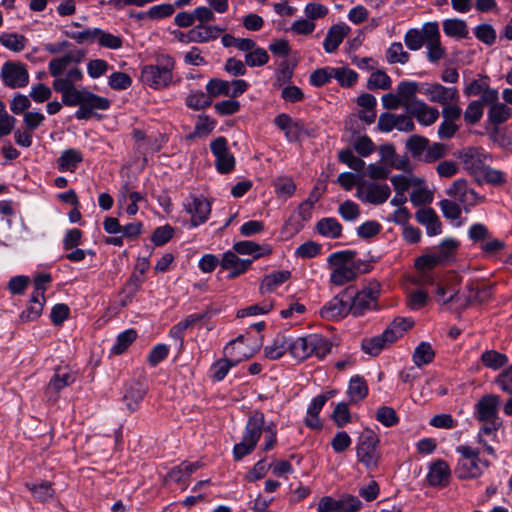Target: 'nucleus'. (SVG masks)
<instances>
[{"instance_id":"f257e3e1","label":"nucleus","mask_w":512,"mask_h":512,"mask_svg":"<svg viewBox=\"0 0 512 512\" xmlns=\"http://www.w3.org/2000/svg\"><path fill=\"white\" fill-rule=\"evenodd\" d=\"M82 79V70L75 67L70 69L65 77L55 79L52 87L56 92L61 93L64 105L79 107L75 112V117L78 120H88L95 110H107L110 107V101L86 88H76L75 83Z\"/></svg>"},{"instance_id":"f03ea898","label":"nucleus","mask_w":512,"mask_h":512,"mask_svg":"<svg viewBox=\"0 0 512 512\" xmlns=\"http://www.w3.org/2000/svg\"><path fill=\"white\" fill-rule=\"evenodd\" d=\"M175 60L168 54L156 57L155 64L144 65L141 68L140 80L152 89L167 88L173 82Z\"/></svg>"},{"instance_id":"7ed1b4c3","label":"nucleus","mask_w":512,"mask_h":512,"mask_svg":"<svg viewBox=\"0 0 512 512\" xmlns=\"http://www.w3.org/2000/svg\"><path fill=\"white\" fill-rule=\"evenodd\" d=\"M456 452L460 454L454 470L458 479L478 478L491 465L490 461L480 458V450L478 448H473L469 445H459L456 447Z\"/></svg>"},{"instance_id":"20e7f679","label":"nucleus","mask_w":512,"mask_h":512,"mask_svg":"<svg viewBox=\"0 0 512 512\" xmlns=\"http://www.w3.org/2000/svg\"><path fill=\"white\" fill-rule=\"evenodd\" d=\"M355 251L344 250L334 252L328 257V264L333 267L330 274V282L336 286H342L357 278L359 265L354 261Z\"/></svg>"},{"instance_id":"39448f33","label":"nucleus","mask_w":512,"mask_h":512,"mask_svg":"<svg viewBox=\"0 0 512 512\" xmlns=\"http://www.w3.org/2000/svg\"><path fill=\"white\" fill-rule=\"evenodd\" d=\"M264 422V414L260 411H255L248 418L241 442L233 447L235 461L241 460L256 448L263 432Z\"/></svg>"},{"instance_id":"423d86ee","label":"nucleus","mask_w":512,"mask_h":512,"mask_svg":"<svg viewBox=\"0 0 512 512\" xmlns=\"http://www.w3.org/2000/svg\"><path fill=\"white\" fill-rule=\"evenodd\" d=\"M380 439L371 429H364L358 437L356 456L358 462L363 464L367 470H375L381 461L379 451Z\"/></svg>"},{"instance_id":"0eeeda50","label":"nucleus","mask_w":512,"mask_h":512,"mask_svg":"<svg viewBox=\"0 0 512 512\" xmlns=\"http://www.w3.org/2000/svg\"><path fill=\"white\" fill-rule=\"evenodd\" d=\"M243 338L244 337L240 335L224 347V355L226 357L230 356L231 358L220 359L212 365L211 373L213 379L216 381L223 380L232 367L236 366L243 359H248L253 355V352L247 353L241 350Z\"/></svg>"},{"instance_id":"6e6552de","label":"nucleus","mask_w":512,"mask_h":512,"mask_svg":"<svg viewBox=\"0 0 512 512\" xmlns=\"http://www.w3.org/2000/svg\"><path fill=\"white\" fill-rule=\"evenodd\" d=\"M274 124L284 132L288 142H298L304 137H315L318 129L302 119H294L286 113L277 115Z\"/></svg>"},{"instance_id":"1a4fd4ad","label":"nucleus","mask_w":512,"mask_h":512,"mask_svg":"<svg viewBox=\"0 0 512 512\" xmlns=\"http://www.w3.org/2000/svg\"><path fill=\"white\" fill-rule=\"evenodd\" d=\"M380 295V285L378 283H371L369 286L363 288L356 293L348 304L349 314L355 317L362 316L368 311L378 310V298Z\"/></svg>"},{"instance_id":"9d476101","label":"nucleus","mask_w":512,"mask_h":512,"mask_svg":"<svg viewBox=\"0 0 512 512\" xmlns=\"http://www.w3.org/2000/svg\"><path fill=\"white\" fill-rule=\"evenodd\" d=\"M391 190L386 183L362 181L357 183L356 196L367 203L381 205L390 197Z\"/></svg>"},{"instance_id":"9b49d317","label":"nucleus","mask_w":512,"mask_h":512,"mask_svg":"<svg viewBox=\"0 0 512 512\" xmlns=\"http://www.w3.org/2000/svg\"><path fill=\"white\" fill-rule=\"evenodd\" d=\"M446 194L456 199L465 211H469V207L475 206L483 200V197L479 196L474 189L469 188L465 179L455 180L446 190Z\"/></svg>"},{"instance_id":"f8f14e48","label":"nucleus","mask_w":512,"mask_h":512,"mask_svg":"<svg viewBox=\"0 0 512 512\" xmlns=\"http://www.w3.org/2000/svg\"><path fill=\"white\" fill-rule=\"evenodd\" d=\"M210 149L216 158L215 166L217 171L222 174L230 173L235 167V158L228 150L226 138L220 136L213 140L210 144Z\"/></svg>"},{"instance_id":"ddd939ff","label":"nucleus","mask_w":512,"mask_h":512,"mask_svg":"<svg viewBox=\"0 0 512 512\" xmlns=\"http://www.w3.org/2000/svg\"><path fill=\"white\" fill-rule=\"evenodd\" d=\"M422 93L430 102L441 104L442 106L457 103L459 92L456 87H446L439 83L425 84Z\"/></svg>"},{"instance_id":"4468645a","label":"nucleus","mask_w":512,"mask_h":512,"mask_svg":"<svg viewBox=\"0 0 512 512\" xmlns=\"http://www.w3.org/2000/svg\"><path fill=\"white\" fill-rule=\"evenodd\" d=\"M4 84L10 88L25 87L29 82V74L24 64L6 62L1 70Z\"/></svg>"},{"instance_id":"2eb2a0df","label":"nucleus","mask_w":512,"mask_h":512,"mask_svg":"<svg viewBox=\"0 0 512 512\" xmlns=\"http://www.w3.org/2000/svg\"><path fill=\"white\" fill-rule=\"evenodd\" d=\"M458 158L469 174L475 178L485 166L486 154L482 148L467 147L458 152Z\"/></svg>"},{"instance_id":"dca6fc26","label":"nucleus","mask_w":512,"mask_h":512,"mask_svg":"<svg viewBox=\"0 0 512 512\" xmlns=\"http://www.w3.org/2000/svg\"><path fill=\"white\" fill-rule=\"evenodd\" d=\"M406 112L414 117L423 126H430L434 124L439 118L438 109L429 106L423 100H415L412 102L409 107H407Z\"/></svg>"},{"instance_id":"f3484780","label":"nucleus","mask_w":512,"mask_h":512,"mask_svg":"<svg viewBox=\"0 0 512 512\" xmlns=\"http://www.w3.org/2000/svg\"><path fill=\"white\" fill-rule=\"evenodd\" d=\"M185 209L191 215L193 227L206 222L211 212L210 203L202 196H191L185 204Z\"/></svg>"},{"instance_id":"a211bd4d","label":"nucleus","mask_w":512,"mask_h":512,"mask_svg":"<svg viewBox=\"0 0 512 512\" xmlns=\"http://www.w3.org/2000/svg\"><path fill=\"white\" fill-rule=\"evenodd\" d=\"M500 397L498 395L489 394L481 397L475 405V418L479 421L499 420L498 406Z\"/></svg>"},{"instance_id":"6ab92c4d","label":"nucleus","mask_w":512,"mask_h":512,"mask_svg":"<svg viewBox=\"0 0 512 512\" xmlns=\"http://www.w3.org/2000/svg\"><path fill=\"white\" fill-rule=\"evenodd\" d=\"M252 264L251 259H241L235 252L224 253L220 265L223 269L229 270L228 278L234 279L245 273Z\"/></svg>"},{"instance_id":"aec40b11","label":"nucleus","mask_w":512,"mask_h":512,"mask_svg":"<svg viewBox=\"0 0 512 512\" xmlns=\"http://www.w3.org/2000/svg\"><path fill=\"white\" fill-rule=\"evenodd\" d=\"M147 393V387L138 381H133L125 388L123 402L127 409L134 412L139 409L140 403Z\"/></svg>"},{"instance_id":"412c9836","label":"nucleus","mask_w":512,"mask_h":512,"mask_svg":"<svg viewBox=\"0 0 512 512\" xmlns=\"http://www.w3.org/2000/svg\"><path fill=\"white\" fill-rule=\"evenodd\" d=\"M416 220L426 227L429 236H436L442 232V224L434 209L421 208L415 213Z\"/></svg>"},{"instance_id":"4be33fe9","label":"nucleus","mask_w":512,"mask_h":512,"mask_svg":"<svg viewBox=\"0 0 512 512\" xmlns=\"http://www.w3.org/2000/svg\"><path fill=\"white\" fill-rule=\"evenodd\" d=\"M348 314V303L339 296L334 297L320 310L321 317L326 320H336Z\"/></svg>"},{"instance_id":"5701e85b","label":"nucleus","mask_w":512,"mask_h":512,"mask_svg":"<svg viewBox=\"0 0 512 512\" xmlns=\"http://www.w3.org/2000/svg\"><path fill=\"white\" fill-rule=\"evenodd\" d=\"M224 30L218 26L197 25L188 31V40H193L194 43H206L217 39Z\"/></svg>"},{"instance_id":"b1692460","label":"nucleus","mask_w":512,"mask_h":512,"mask_svg":"<svg viewBox=\"0 0 512 512\" xmlns=\"http://www.w3.org/2000/svg\"><path fill=\"white\" fill-rule=\"evenodd\" d=\"M350 28L346 25H332L324 39L323 46L327 53L335 52L342 43L344 37L348 34Z\"/></svg>"},{"instance_id":"393cba45","label":"nucleus","mask_w":512,"mask_h":512,"mask_svg":"<svg viewBox=\"0 0 512 512\" xmlns=\"http://www.w3.org/2000/svg\"><path fill=\"white\" fill-rule=\"evenodd\" d=\"M450 468L444 460H437L431 466L427 479L432 486H445L450 478Z\"/></svg>"},{"instance_id":"a878e982","label":"nucleus","mask_w":512,"mask_h":512,"mask_svg":"<svg viewBox=\"0 0 512 512\" xmlns=\"http://www.w3.org/2000/svg\"><path fill=\"white\" fill-rule=\"evenodd\" d=\"M82 161V153L76 149L70 148L61 153L57 160V168L60 172H75Z\"/></svg>"},{"instance_id":"bb28decb","label":"nucleus","mask_w":512,"mask_h":512,"mask_svg":"<svg viewBox=\"0 0 512 512\" xmlns=\"http://www.w3.org/2000/svg\"><path fill=\"white\" fill-rule=\"evenodd\" d=\"M233 249L236 253L241 255H253L254 259L262 256L270 255L272 249L269 245L260 246L253 241H239L233 245Z\"/></svg>"},{"instance_id":"cd10ccee","label":"nucleus","mask_w":512,"mask_h":512,"mask_svg":"<svg viewBox=\"0 0 512 512\" xmlns=\"http://www.w3.org/2000/svg\"><path fill=\"white\" fill-rule=\"evenodd\" d=\"M310 345H312L311 334L294 340L290 339V354L295 359L303 361L312 356Z\"/></svg>"},{"instance_id":"c85d7f7f","label":"nucleus","mask_w":512,"mask_h":512,"mask_svg":"<svg viewBox=\"0 0 512 512\" xmlns=\"http://www.w3.org/2000/svg\"><path fill=\"white\" fill-rule=\"evenodd\" d=\"M290 351V338L283 334H278L271 345L264 349L265 357L270 360L281 358L287 351Z\"/></svg>"},{"instance_id":"c756f323","label":"nucleus","mask_w":512,"mask_h":512,"mask_svg":"<svg viewBox=\"0 0 512 512\" xmlns=\"http://www.w3.org/2000/svg\"><path fill=\"white\" fill-rule=\"evenodd\" d=\"M413 325L414 321L411 318L397 317L385 329V336L389 337L390 342H395L411 329Z\"/></svg>"},{"instance_id":"7c9ffc66","label":"nucleus","mask_w":512,"mask_h":512,"mask_svg":"<svg viewBox=\"0 0 512 512\" xmlns=\"http://www.w3.org/2000/svg\"><path fill=\"white\" fill-rule=\"evenodd\" d=\"M290 277L291 272L288 270L274 271L265 275L260 285L261 293L274 291L277 287L290 279Z\"/></svg>"},{"instance_id":"2f4dec72","label":"nucleus","mask_w":512,"mask_h":512,"mask_svg":"<svg viewBox=\"0 0 512 512\" xmlns=\"http://www.w3.org/2000/svg\"><path fill=\"white\" fill-rule=\"evenodd\" d=\"M342 229V225L333 217L322 218L316 224V230L320 235L332 239L339 238Z\"/></svg>"},{"instance_id":"473e14b6","label":"nucleus","mask_w":512,"mask_h":512,"mask_svg":"<svg viewBox=\"0 0 512 512\" xmlns=\"http://www.w3.org/2000/svg\"><path fill=\"white\" fill-rule=\"evenodd\" d=\"M428 144V138L414 134L407 139L406 149L414 159L423 161L426 150L428 149Z\"/></svg>"},{"instance_id":"72a5a7b5","label":"nucleus","mask_w":512,"mask_h":512,"mask_svg":"<svg viewBox=\"0 0 512 512\" xmlns=\"http://www.w3.org/2000/svg\"><path fill=\"white\" fill-rule=\"evenodd\" d=\"M421 91L420 85L415 81H401L397 86V93L403 100V108L407 111V107L414 102L419 100L416 95Z\"/></svg>"},{"instance_id":"f704fd0d","label":"nucleus","mask_w":512,"mask_h":512,"mask_svg":"<svg viewBox=\"0 0 512 512\" xmlns=\"http://www.w3.org/2000/svg\"><path fill=\"white\" fill-rule=\"evenodd\" d=\"M389 337L385 336V331L381 335L366 338L362 341L361 347L363 351L371 356H377L386 347L391 344Z\"/></svg>"},{"instance_id":"c9c22d12","label":"nucleus","mask_w":512,"mask_h":512,"mask_svg":"<svg viewBox=\"0 0 512 512\" xmlns=\"http://www.w3.org/2000/svg\"><path fill=\"white\" fill-rule=\"evenodd\" d=\"M443 31L447 36L455 38H467L469 34L467 23L458 18L443 21Z\"/></svg>"},{"instance_id":"e433bc0d","label":"nucleus","mask_w":512,"mask_h":512,"mask_svg":"<svg viewBox=\"0 0 512 512\" xmlns=\"http://www.w3.org/2000/svg\"><path fill=\"white\" fill-rule=\"evenodd\" d=\"M480 361L486 368L496 371L507 364L508 357L503 353L491 349L481 354Z\"/></svg>"},{"instance_id":"4c0bfd02","label":"nucleus","mask_w":512,"mask_h":512,"mask_svg":"<svg viewBox=\"0 0 512 512\" xmlns=\"http://www.w3.org/2000/svg\"><path fill=\"white\" fill-rule=\"evenodd\" d=\"M45 297H36L35 294H31V298L26 309L20 314V319L23 322L34 321L42 313Z\"/></svg>"},{"instance_id":"58836bf2","label":"nucleus","mask_w":512,"mask_h":512,"mask_svg":"<svg viewBox=\"0 0 512 512\" xmlns=\"http://www.w3.org/2000/svg\"><path fill=\"white\" fill-rule=\"evenodd\" d=\"M74 381L75 377L72 373L58 368L48 384L47 392L53 390L58 393L63 388L72 384Z\"/></svg>"},{"instance_id":"ea45409f","label":"nucleus","mask_w":512,"mask_h":512,"mask_svg":"<svg viewBox=\"0 0 512 512\" xmlns=\"http://www.w3.org/2000/svg\"><path fill=\"white\" fill-rule=\"evenodd\" d=\"M435 352L428 342H421L414 350L413 362L417 367L427 365L434 360Z\"/></svg>"},{"instance_id":"a19ab883","label":"nucleus","mask_w":512,"mask_h":512,"mask_svg":"<svg viewBox=\"0 0 512 512\" xmlns=\"http://www.w3.org/2000/svg\"><path fill=\"white\" fill-rule=\"evenodd\" d=\"M25 486L31 491L33 497L40 502H47L54 497V489L48 481L39 484L26 483Z\"/></svg>"},{"instance_id":"79ce46f5","label":"nucleus","mask_w":512,"mask_h":512,"mask_svg":"<svg viewBox=\"0 0 512 512\" xmlns=\"http://www.w3.org/2000/svg\"><path fill=\"white\" fill-rule=\"evenodd\" d=\"M0 43L13 52H20L25 49L27 39L24 35L17 33H2Z\"/></svg>"},{"instance_id":"37998d69","label":"nucleus","mask_w":512,"mask_h":512,"mask_svg":"<svg viewBox=\"0 0 512 512\" xmlns=\"http://www.w3.org/2000/svg\"><path fill=\"white\" fill-rule=\"evenodd\" d=\"M348 394L352 402L363 400L368 394L366 381L360 376L352 377L349 382Z\"/></svg>"},{"instance_id":"c03bdc74","label":"nucleus","mask_w":512,"mask_h":512,"mask_svg":"<svg viewBox=\"0 0 512 512\" xmlns=\"http://www.w3.org/2000/svg\"><path fill=\"white\" fill-rule=\"evenodd\" d=\"M137 332L134 329H128L120 333L115 344L111 348V354L120 355L136 340Z\"/></svg>"},{"instance_id":"a18cd8bd","label":"nucleus","mask_w":512,"mask_h":512,"mask_svg":"<svg viewBox=\"0 0 512 512\" xmlns=\"http://www.w3.org/2000/svg\"><path fill=\"white\" fill-rule=\"evenodd\" d=\"M311 339L312 345H310V347L312 350V355L319 359H323L327 354L330 353L332 343L327 338L319 334H311Z\"/></svg>"},{"instance_id":"49530a36","label":"nucleus","mask_w":512,"mask_h":512,"mask_svg":"<svg viewBox=\"0 0 512 512\" xmlns=\"http://www.w3.org/2000/svg\"><path fill=\"white\" fill-rule=\"evenodd\" d=\"M410 55L404 50L402 43L393 42L386 52V60L390 64H406Z\"/></svg>"},{"instance_id":"de8ad7c7","label":"nucleus","mask_w":512,"mask_h":512,"mask_svg":"<svg viewBox=\"0 0 512 512\" xmlns=\"http://www.w3.org/2000/svg\"><path fill=\"white\" fill-rule=\"evenodd\" d=\"M475 181L479 184L486 182L494 185H499L505 182L504 174L496 169L489 166H484L481 173L477 175Z\"/></svg>"},{"instance_id":"09e8293b","label":"nucleus","mask_w":512,"mask_h":512,"mask_svg":"<svg viewBox=\"0 0 512 512\" xmlns=\"http://www.w3.org/2000/svg\"><path fill=\"white\" fill-rule=\"evenodd\" d=\"M467 288L469 289L467 303H471L473 301L484 302L492 295L491 288L487 285H478L472 282L467 285Z\"/></svg>"},{"instance_id":"8fccbe9b","label":"nucleus","mask_w":512,"mask_h":512,"mask_svg":"<svg viewBox=\"0 0 512 512\" xmlns=\"http://www.w3.org/2000/svg\"><path fill=\"white\" fill-rule=\"evenodd\" d=\"M392 81L391 78L382 70H377L371 73L368 82L367 88L370 90L375 89H389L391 87Z\"/></svg>"},{"instance_id":"3c124183","label":"nucleus","mask_w":512,"mask_h":512,"mask_svg":"<svg viewBox=\"0 0 512 512\" xmlns=\"http://www.w3.org/2000/svg\"><path fill=\"white\" fill-rule=\"evenodd\" d=\"M510 117V109L503 103H496L490 106L488 119L494 125L504 123Z\"/></svg>"},{"instance_id":"603ef678","label":"nucleus","mask_w":512,"mask_h":512,"mask_svg":"<svg viewBox=\"0 0 512 512\" xmlns=\"http://www.w3.org/2000/svg\"><path fill=\"white\" fill-rule=\"evenodd\" d=\"M269 61V55L264 48L255 47L252 51L245 54V63L249 67H261Z\"/></svg>"},{"instance_id":"864d4df0","label":"nucleus","mask_w":512,"mask_h":512,"mask_svg":"<svg viewBox=\"0 0 512 512\" xmlns=\"http://www.w3.org/2000/svg\"><path fill=\"white\" fill-rule=\"evenodd\" d=\"M448 154V146L443 143L434 142L432 144H428V149L424 155L423 162L425 163H433L442 158H444Z\"/></svg>"},{"instance_id":"5fc2aeb1","label":"nucleus","mask_w":512,"mask_h":512,"mask_svg":"<svg viewBox=\"0 0 512 512\" xmlns=\"http://www.w3.org/2000/svg\"><path fill=\"white\" fill-rule=\"evenodd\" d=\"M100 33V28L94 29H85L83 31H70L66 30L64 34L70 38L75 40L78 44L83 43H92L96 40L97 35Z\"/></svg>"},{"instance_id":"6e6d98bb","label":"nucleus","mask_w":512,"mask_h":512,"mask_svg":"<svg viewBox=\"0 0 512 512\" xmlns=\"http://www.w3.org/2000/svg\"><path fill=\"white\" fill-rule=\"evenodd\" d=\"M332 73L343 87H352L358 79V74L349 68H332Z\"/></svg>"},{"instance_id":"4d7b16f0","label":"nucleus","mask_w":512,"mask_h":512,"mask_svg":"<svg viewBox=\"0 0 512 512\" xmlns=\"http://www.w3.org/2000/svg\"><path fill=\"white\" fill-rule=\"evenodd\" d=\"M206 90L210 98L218 97L220 95L229 96L230 82L219 78H213L207 83Z\"/></svg>"},{"instance_id":"13d9d810","label":"nucleus","mask_w":512,"mask_h":512,"mask_svg":"<svg viewBox=\"0 0 512 512\" xmlns=\"http://www.w3.org/2000/svg\"><path fill=\"white\" fill-rule=\"evenodd\" d=\"M458 246L459 244L456 240L451 238L444 239L438 246V249L435 251V253L437 254L440 261L445 263L453 258Z\"/></svg>"},{"instance_id":"bf43d9fd","label":"nucleus","mask_w":512,"mask_h":512,"mask_svg":"<svg viewBox=\"0 0 512 512\" xmlns=\"http://www.w3.org/2000/svg\"><path fill=\"white\" fill-rule=\"evenodd\" d=\"M212 100L208 95H206L203 91H197L195 93L190 94L186 98V105L194 110H201L208 106H210Z\"/></svg>"},{"instance_id":"052dcab7","label":"nucleus","mask_w":512,"mask_h":512,"mask_svg":"<svg viewBox=\"0 0 512 512\" xmlns=\"http://www.w3.org/2000/svg\"><path fill=\"white\" fill-rule=\"evenodd\" d=\"M439 207L443 216L449 220H457L460 218L462 209L461 204L449 199H443L439 202Z\"/></svg>"},{"instance_id":"680f3d73","label":"nucleus","mask_w":512,"mask_h":512,"mask_svg":"<svg viewBox=\"0 0 512 512\" xmlns=\"http://www.w3.org/2000/svg\"><path fill=\"white\" fill-rule=\"evenodd\" d=\"M338 159L357 172L362 171L365 167V162L361 158L356 157L350 149L341 150L338 154Z\"/></svg>"},{"instance_id":"e2e57ef3","label":"nucleus","mask_w":512,"mask_h":512,"mask_svg":"<svg viewBox=\"0 0 512 512\" xmlns=\"http://www.w3.org/2000/svg\"><path fill=\"white\" fill-rule=\"evenodd\" d=\"M338 213L345 221H355L360 216V207L357 203L346 200L339 205Z\"/></svg>"},{"instance_id":"0e129e2a","label":"nucleus","mask_w":512,"mask_h":512,"mask_svg":"<svg viewBox=\"0 0 512 512\" xmlns=\"http://www.w3.org/2000/svg\"><path fill=\"white\" fill-rule=\"evenodd\" d=\"M376 419L386 427L394 426L399 421L396 411L389 406L380 407L376 412Z\"/></svg>"},{"instance_id":"69168bd1","label":"nucleus","mask_w":512,"mask_h":512,"mask_svg":"<svg viewBox=\"0 0 512 512\" xmlns=\"http://www.w3.org/2000/svg\"><path fill=\"white\" fill-rule=\"evenodd\" d=\"M483 116V105L480 101H472L464 112V120L470 125L480 121Z\"/></svg>"},{"instance_id":"338daca9","label":"nucleus","mask_w":512,"mask_h":512,"mask_svg":"<svg viewBox=\"0 0 512 512\" xmlns=\"http://www.w3.org/2000/svg\"><path fill=\"white\" fill-rule=\"evenodd\" d=\"M476 38L486 45H492L496 41V31L490 24H480L475 28Z\"/></svg>"},{"instance_id":"774afa93","label":"nucleus","mask_w":512,"mask_h":512,"mask_svg":"<svg viewBox=\"0 0 512 512\" xmlns=\"http://www.w3.org/2000/svg\"><path fill=\"white\" fill-rule=\"evenodd\" d=\"M362 507V502L353 495H345L338 499L337 512H357Z\"/></svg>"}]
</instances>
